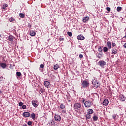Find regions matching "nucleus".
Returning a JSON list of instances; mask_svg holds the SVG:
<instances>
[{
  "mask_svg": "<svg viewBox=\"0 0 126 126\" xmlns=\"http://www.w3.org/2000/svg\"><path fill=\"white\" fill-rule=\"evenodd\" d=\"M30 27H31V25H30Z\"/></svg>",
  "mask_w": 126,
  "mask_h": 126,
  "instance_id": "53",
  "label": "nucleus"
},
{
  "mask_svg": "<svg viewBox=\"0 0 126 126\" xmlns=\"http://www.w3.org/2000/svg\"><path fill=\"white\" fill-rule=\"evenodd\" d=\"M2 93V92L1 91H0V94H1Z\"/></svg>",
  "mask_w": 126,
  "mask_h": 126,
  "instance_id": "47",
  "label": "nucleus"
},
{
  "mask_svg": "<svg viewBox=\"0 0 126 126\" xmlns=\"http://www.w3.org/2000/svg\"><path fill=\"white\" fill-rule=\"evenodd\" d=\"M112 46L113 47H116V43H114V42H112Z\"/></svg>",
  "mask_w": 126,
  "mask_h": 126,
  "instance_id": "44",
  "label": "nucleus"
},
{
  "mask_svg": "<svg viewBox=\"0 0 126 126\" xmlns=\"http://www.w3.org/2000/svg\"><path fill=\"white\" fill-rule=\"evenodd\" d=\"M93 113H94V111L92 109H89L87 111V113L89 114V115L92 114Z\"/></svg>",
  "mask_w": 126,
  "mask_h": 126,
  "instance_id": "13",
  "label": "nucleus"
},
{
  "mask_svg": "<svg viewBox=\"0 0 126 126\" xmlns=\"http://www.w3.org/2000/svg\"><path fill=\"white\" fill-rule=\"evenodd\" d=\"M117 10L118 12H120V11H121V10H122V7H120V6L118 7L117 8Z\"/></svg>",
  "mask_w": 126,
  "mask_h": 126,
  "instance_id": "30",
  "label": "nucleus"
},
{
  "mask_svg": "<svg viewBox=\"0 0 126 126\" xmlns=\"http://www.w3.org/2000/svg\"><path fill=\"white\" fill-rule=\"evenodd\" d=\"M59 67H60V66H59L58 64H56L54 66V69H55V70H57Z\"/></svg>",
  "mask_w": 126,
  "mask_h": 126,
  "instance_id": "25",
  "label": "nucleus"
},
{
  "mask_svg": "<svg viewBox=\"0 0 126 126\" xmlns=\"http://www.w3.org/2000/svg\"><path fill=\"white\" fill-rule=\"evenodd\" d=\"M89 86V82H87V81H84L82 83V88H86V87H88Z\"/></svg>",
  "mask_w": 126,
  "mask_h": 126,
  "instance_id": "3",
  "label": "nucleus"
},
{
  "mask_svg": "<svg viewBox=\"0 0 126 126\" xmlns=\"http://www.w3.org/2000/svg\"><path fill=\"white\" fill-rule=\"evenodd\" d=\"M54 125H55V122H54L53 120L49 121L48 124V126H54Z\"/></svg>",
  "mask_w": 126,
  "mask_h": 126,
  "instance_id": "16",
  "label": "nucleus"
},
{
  "mask_svg": "<svg viewBox=\"0 0 126 126\" xmlns=\"http://www.w3.org/2000/svg\"><path fill=\"white\" fill-rule=\"evenodd\" d=\"M19 107H22V106H23V103L22 102H20L19 103Z\"/></svg>",
  "mask_w": 126,
  "mask_h": 126,
  "instance_id": "35",
  "label": "nucleus"
},
{
  "mask_svg": "<svg viewBox=\"0 0 126 126\" xmlns=\"http://www.w3.org/2000/svg\"><path fill=\"white\" fill-rule=\"evenodd\" d=\"M38 101L37 100H32V104L33 107H35V108H37L38 107Z\"/></svg>",
  "mask_w": 126,
  "mask_h": 126,
  "instance_id": "8",
  "label": "nucleus"
},
{
  "mask_svg": "<svg viewBox=\"0 0 126 126\" xmlns=\"http://www.w3.org/2000/svg\"><path fill=\"white\" fill-rule=\"evenodd\" d=\"M23 117L24 118H29L30 117V113L29 112H24L23 113Z\"/></svg>",
  "mask_w": 126,
  "mask_h": 126,
  "instance_id": "7",
  "label": "nucleus"
},
{
  "mask_svg": "<svg viewBox=\"0 0 126 126\" xmlns=\"http://www.w3.org/2000/svg\"><path fill=\"white\" fill-rule=\"evenodd\" d=\"M62 112L63 114H65V113H66V111H65V109L63 110Z\"/></svg>",
  "mask_w": 126,
  "mask_h": 126,
  "instance_id": "43",
  "label": "nucleus"
},
{
  "mask_svg": "<svg viewBox=\"0 0 126 126\" xmlns=\"http://www.w3.org/2000/svg\"><path fill=\"white\" fill-rule=\"evenodd\" d=\"M92 84H94V87L95 88H98V87L100 86V83H99L96 80H95V78H94V80H92Z\"/></svg>",
  "mask_w": 126,
  "mask_h": 126,
  "instance_id": "1",
  "label": "nucleus"
},
{
  "mask_svg": "<svg viewBox=\"0 0 126 126\" xmlns=\"http://www.w3.org/2000/svg\"><path fill=\"white\" fill-rule=\"evenodd\" d=\"M0 37H1V34H0Z\"/></svg>",
  "mask_w": 126,
  "mask_h": 126,
  "instance_id": "51",
  "label": "nucleus"
},
{
  "mask_svg": "<svg viewBox=\"0 0 126 126\" xmlns=\"http://www.w3.org/2000/svg\"><path fill=\"white\" fill-rule=\"evenodd\" d=\"M102 104L104 106H108V104H109V100L108 99H104Z\"/></svg>",
  "mask_w": 126,
  "mask_h": 126,
  "instance_id": "9",
  "label": "nucleus"
},
{
  "mask_svg": "<svg viewBox=\"0 0 126 126\" xmlns=\"http://www.w3.org/2000/svg\"><path fill=\"white\" fill-rule=\"evenodd\" d=\"M103 52L106 53V52H108V48L107 47H104L103 48Z\"/></svg>",
  "mask_w": 126,
  "mask_h": 126,
  "instance_id": "29",
  "label": "nucleus"
},
{
  "mask_svg": "<svg viewBox=\"0 0 126 126\" xmlns=\"http://www.w3.org/2000/svg\"><path fill=\"white\" fill-rule=\"evenodd\" d=\"M19 16L21 17V18H24L25 17V14L20 13Z\"/></svg>",
  "mask_w": 126,
  "mask_h": 126,
  "instance_id": "22",
  "label": "nucleus"
},
{
  "mask_svg": "<svg viewBox=\"0 0 126 126\" xmlns=\"http://www.w3.org/2000/svg\"><path fill=\"white\" fill-rule=\"evenodd\" d=\"M67 34L69 37H71V36H72V33H71V32H68Z\"/></svg>",
  "mask_w": 126,
  "mask_h": 126,
  "instance_id": "32",
  "label": "nucleus"
},
{
  "mask_svg": "<svg viewBox=\"0 0 126 126\" xmlns=\"http://www.w3.org/2000/svg\"><path fill=\"white\" fill-rule=\"evenodd\" d=\"M107 46L108 48V49H112V46H111V42L108 41L107 42Z\"/></svg>",
  "mask_w": 126,
  "mask_h": 126,
  "instance_id": "19",
  "label": "nucleus"
},
{
  "mask_svg": "<svg viewBox=\"0 0 126 126\" xmlns=\"http://www.w3.org/2000/svg\"><path fill=\"white\" fill-rule=\"evenodd\" d=\"M6 7H7V4H4V5H3L2 8H3V9H5V8H6Z\"/></svg>",
  "mask_w": 126,
  "mask_h": 126,
  "instance_id": "33",
  "label": "nucleus"
},
{
  "mask_svg": "<svg viewBox=\"0 0 126 126\" xmlns=\"http://www.w3.org/2000/svg\"><path fill=\"white\" fill-rule=\"evenodd\" d=\"M107 64V63L104 61H99L98 62V65L99 66H101V67H103V66H105L106 64Z\"/></svg>",
  "mask_w": 126,
  "mask_h": 126,
  "instance_id": "4",
  "label": "nucleus"
},
{
  "mask_svg": "<svg viewBox=\"0 0 126 126\" xmlns=\"http://www.w3.org/2000/svg\"><path fill=\"white\" fill-rule=\"evenodd\" d=\"M30 35L32 36V37H34L36 35V32L34 31H31L30 32Z\"/></svg>",
  "mask_w": 126,
  "mask_h": 126,
  "instance_id": "11",
  "label": "nucleus"
},
{
  "mask_svg": "<svg viewBox=\"0 0 126 126\" xmlns=\"http://www.w3.org/2000/svg\"><path fill=\"white\" fill-rule=\"evenodd\" d=\"M44 85L45 87H48L50 85V83L48 81H45L44 82Z\"/></svg>",
  "mask_w": 126,
  "mask_h": 126,
  "instance_id": "18",
  "label": "nucleus"
},
{
  "mask_svg": "<svg viewBox=\"0 0 126 126\" xmlns=\"http://www.w3.org/2000/svg\"><path fill=\"white\" fill-rule=\"evenodd\" d=\"M89 20V17H85L83 19V21L84 22H86V21H88V20Z\"/></svg>",
  "mask_w": 126,
  "mask_h": 126,
  "instance_id": "20",
  "label": "nucleus"
},
{
  "mask_svg": "<svg viewBox=\"0 0 126 126\" xmlns=\"http://www.w3.org/2000/svg\"><path fill=\"white\" fill-rule=\"evenodd\" d=\"M1 77H0V81L1 80Z\"/></svg>",
  "mask_w": 126,
  "mask_h": 126,
  "instance_id": "52",
  "label": "nucleus"
},
{
  "mask_svg": "<svg viewBox=\"0 0 126 126\" xmlns=\"http://www.w3.org/2000/svg\"><path fill=\"white\" fill-rule=\"evenodd\" d=\"M40 68H44V64H41L40 65Z\"/></svg>",
  "mask_w": 126,
  "mask_h": 126,
  "instance_id": "41",
  "label": "nucleus"
},
{
  "mask_svg": "<svg viewBox=\"0 0 126 126\" xmlns=\"http://www.w3.org/2000/svg\"><path fill=\"white\" fill-rule=\"evenodd\" d=\"M81 107V104L79 103H76L74 104V109H76L78 110V109H80Z\"/></svg>",
  "mask_w": 126,
  "mask_h": 126,
  "instance_id": "6",
  "label": "nucleus"
},
{
  "mask_svg": "<svg viewBox=\"0 0 126 126\" xmlns=\"http://www.w3.org/2000/svg\"><path fill=\"white\" fill-rule=\"evenodd\" d=\"M40 92L41 93H44V91L43 90V89H41Z\"/></svg>",
  "mask_w": 126,
  "mask_h": 126,
  "instance_id": "45",
  "label": "nucleus"
},
{
  "mask_svg": "<svg viewBox=\"0 0 126 126\" xmlns=\"http://www.w3.org/2000/svg\"><path fill=\"white\" fill-rule=\"evenodd\" d=\"M0 66L2 67V68H5L6 67V64L5 63H0Z\"/></svg>",
  "mask_w": 126,
  "mask_h": 126,
  "instance_id": "15",
  "label": "nucleus"
},
{
  "mask_svg": "<svg viewBox=\"0 0 126 126\" xmlns=\"http://www.w3.org/2000/svg\"><path fill=\"white\" fill-rule=\"evenodd\" d=\"M60 109H64V108H65V106L63 103H61L60 105Z\"/></svg>",
  "mask_w": 126,
  "mask_h": 126,
  "instance_id": "23",
  "label": "nucleus"
},
{
  "mask_svg": "<svg viewBox=\"0 0 126 126\" xmlns=\"http://www.w3.org/2000/svg\"><path fill=\"white\" fill-rule=\"evenodd\" d=\"M123 47L126 49V43L123 45Z\"/></svg>",
  "mask_w": 126,
  "mask_h": 126,
  "instance_id": "46",
  "label": "nucleus"
},
{
  "mask_svg": "<svg viewBox=\"0 0 126 126\" xmlns=\"http://www.w3.org/2000/svg\"><path fill=\"white\" fill-rule=\"evenodd\" d=\"M8 40L10 41V42H13V36L12 35H9L8 37Z\"/></svg>",
  "mask_w": 126,
  "mask_h": 126,
  "instance_id": "17",
  "label": "nucleus"
},
{
  "mask_svg": "<svg viewBox=\"0 0 126 126\" xmlns=\"http://www.w3.org/2000/svg\"><path fill=\"white\" fill-rule=\"evenodd\" d=\"M83 103H84V100H83Z\"/></svg>",
  "mask_w": 126,
  "mask_h": 126,
  "instance_id": "50",
  "label": "nucleus"
},
{
  "mask_svg": "<svg viewBox=\"0 0 126 126\" xmlns=\"http://www.w3.org/2000/svg\"><path fill=\"white\" fill-rule=\"evenodd\" d=\"M15 20V19L14 18L11 17L9 19V21L10 22H13V21H14Z\"/></svg>",
  "mask_w": 126,
  "mask_h": 126,
  "instance_id": "28",
  "label": "nucleus"
},
{
  "mask_svg": "<svg viewBox=\"0 0 126 126\" xmlns=\"http://www.w3.org/2000/svg\"><path fill=\"white\" fill-rule=\"evenodd\" d=\"M28 126H31V125H32V122H31V121H29V122H28Z\"/></svg>",
  "mask_w": 126,
  "mask_h": 126,
  "instance_id": "37",
  "label": "nucleus"
},
{
  "mask_svg": "<svg viewBox=\"0 0 126 126\" xmlns=\"http://www.w3.org/2000/svg\"><path fill=\"white\" fill-rule=\"evenodd\" d=\"M23 126H27V125L25 124V125H23Z\"/></svg>",
  "mask_w": 126,
  "mask_h": 126,
  "instance_id": "48",
  "label": "nucleus"
},
{
  "mask_svg": "<svg viewBox=\"0 0 126 126\" xmlns=\"http://www.w3.org/2000/svg\"><path fill=\"white\" fill-rule=\"evenodd\" d=\"M93 120H94V121H98V116L94 115L93 117Z\"/></svg>",
  "mask_w": 126,
  "mask_h": 126,
  "instance_id": "24",
  "label": "nucleus"
},
{
  "mask_svg": "<svg viewBox=\"0 0 126 126\" xmlns=\"http://www.w3.org/2000/svg\"><path fill=\"white\" fill-rule=\"evenodd\" d=\"M112 58H114V55H112Z\"/></svg>",
  "mask_w": 126,
  "mask_h": 126,
  "instance_id": "49",
  "label": "nucleus"
},
{
  "mask_svg": "<svg viewBox=\"0 0 126 126\" xmlns=\"http://www.w3.org/2000/svg\"><path fill=\"white\" fill-rule=\"evenodd\" d=\"M91 118V115L90 114H89L87 113V114L86 115V120H90V118Z\"/></svg>",
  "mask_w": 126,
  "mask_h": 126,
  "instance_id": "21",
  "label": "nucleus"
},
{
  "mask_svg": "<svg viewBox=\"0 0 126 126\" xmlns=\"http://www.w3.org/2000/svg\"><path fill=\"white\" fill-rule=\"evenodd\" d=\"M22 106V109L23 110H25V109H26V108H27L26 105H23V106Z\"/></svg>",
  "mask_w": 126,
  "mask_h": 126,
  "instance_id": "36",
  "label": "nucleus"
},
{
  "mask_svg": "<svg viewBox=\"0 0 126 126\" xmlns=\"http://www.w3.org/2000/svg\"><path fill=\"white\" fill-rule=\"evenodd\" d=\"M54 119L56 122H61V120H62V117L59 114H55L54 116Z\"/></svg>",
  "mask_w": 126,
  "mask_h": 126,
  "instance_id": "5",
  "label": "nucleus"
},
{
  "mask_svg": "<svg viewBox=\"0 0 126 126\" xmlns=\"http://www.w3.org/2000/svg\"><path fill=\"white\" fill-rule=\"evenodd\" d=\"M106 10H107V11L110 12V11H111V8H110V7H107L106 8Z\"/></svg>",
  "mask_w": 126,
  "mask_h": 126,
  "instance_id": "38",
  "label": "nucleus"
},
{
  "mask_svg": "<svg viewBox=\"0 0 126 126\" xmlns=\"http://www.w3.org/2000/svg\"><path fill=\"white\" fill-rule=\"evenodd\" d=\"M16 74L17 76H21V73L20 72H17Z\"/></svg>",
  "mask_w": 126,
  "mask_h": 126,
  "instance_id": "31",
  "label": "nucleus"
},
{
  "mask_svg": "<svg viewBox=\"0 0 126 126\" xmlns=\"http://www.w3.org/2000/svg\"><path fill=\"white\" fill-rule=\"evenodd\" d=\"M118 53V50L116 48H114L112 50V53L111 54L112 55H116Z\"/></svg>",
  "mask_w": 126,
  "mask_h": 126,
  "instance_id": "14",
  "label": "nucleus"
},
{
  "mask_svg": "<svg viewBox=\"0 0 126 126\" xmlns=\"http://www.w3.org/2000/svg\"><path fill=\"white\" fill-rule=\"evenodd\" d=\"M119 98L121 101H126V96H125V95L123 94H120L119 95Z\"/></svg>",
  "mask_w": 126,
  "mask_h": 126,
  "instance_id": "10",
  "label": "nucleus"
},
{
  "mask_svg": "<svg viewBox=\"0 0 126 126\" xmlns=\"http://www.w3.org/2000/svg\"><path fill=\"white\" fill-rule=\"evenodd\" d=\"M60 41H63L64 40V38L63 37H60L59 38Z\"/></svg>",
  "mask_w": 126,
  "mask_h": 126,
  "instance_id": "40",
  "label": "nucleus"
},
{
  "mask_svg": "<svg viewBox=\"0 0 126 126\" xmlns=\"http://www.w3.org/2000/svg\"><path fill=\"white\" fill-rule=\"evenodd\" d=\"M78 40H84L85 37L82 35L80 34L77 36Z\"/></svg>",
  "mask_w": 126,
  "mask_h": 126,
  "instance_id": "12",
  "label": "nucleus"
},
{
  "mask_svg": "<svg viewBox=\"0 0 126 126\" xmlns=\"http://www.w3.org/2000/svg\"><path fill=\"white\" fill-rule=\"evenodd\" d=\"M96 57H97L98 59H101V58H102V54L100 53H98L96 54Z\"/></svg>",
  "mask_w": 126,
  "mask_h": 126,
  "instance_id": "27",
  "label": "nucleus"
},
{
  "mask_svg": "<svg viewBox=\"0 0 126 126\" xmlns=\"http://www.w3.org/2000/svg\"><path fill=\"white\" fill-rule=\"evenodd\" d=\"M79 58H80V59H82V58H83V55L82 54H80L79 55Z\"/></svg>",
  "mask_w": 126,
  "mask_h": 126,
  "instance_id": "39",
  "label": "nucleus"
},
{
  "mask_svg": "<svg viewBox=\"0 0 126 126\" xmlns=\"http://www.w3.org/2000/svg\"><path fill=\"white\" fill-rule=\"evenodd\" d=\"M116 114L112 115V118L114 120H116Z\"/></svg>",
  "mask_w": 126,
  "mask_h": 126,
  "instance_id": "42",
  "label": "nucleus"
},
{
  "mask_svg": "<svg viewBox=\"0 0 126 126\" xmlns=\"http://www.w3.org/2000/svg\"><path fill=\"white\" fill-rule=\"evenodd\" d=\"M31 118L32 119H34L35 118H36V115H35V113H32L31 114Z\"/></svg>",
  "mask_w": 126,
  "mask_h": 126,
  "instance_id": "26",
  "label": "nucleus"
},
{
  "mask_svg": "<svg viewBox=\"0 0 126 126\" xmlns=\"http://www.w3.org/2000/svg\"><path fill=\"white\" fill-rule=\"evenodd\" d=\"M98 52L102 53V48H101V47H99L98 48Z\"/></svg>",
  "mask_w": 126,
  "mask_h": 126,
  "instance_id": "34",
  "label": "nucleus"
},
{
  "mask_svg": "<svg viewBox=\"0 0 126 126\" xmlns=\"http://www.w3.org/2000/svg\"><path fill=\"white\" fill-rule=\"evenodd\" d=\"M85 107L90 108L92 106V102L90 100H87L84 103Z\"/></svg>",
  "mask_w": 126,
  "mask_h": 126,
  "instance_id": "2",
  "label": "nucleus"
}]
</instances>
